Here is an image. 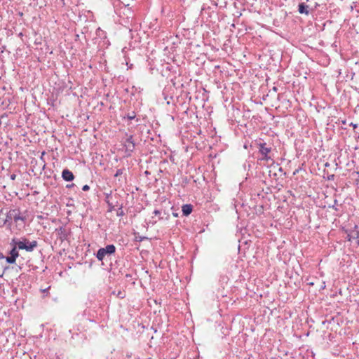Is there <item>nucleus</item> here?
I'll list each match as a JSON object with an SVG mask.
<instances>
[{
  "mask_svg": "<svg viewBox=\"0 0 359 359\" xmlns=\"http://www.w3.org/2000/svg\"><path fill=\"white\" fill-rule=\"evenodd\" d=\"M11 245H13V248L9 252L10 256L7 257L6 258V260L9 264H14L15 262L16 259L19 257V253L18 251V248L15 245V243H11Z\"/></svg>",
  "mask_w": 359,
  "mask_h": 359,
  "instance_id": "39448f33",
  "label": "nucleus"
},
{
  "mask_svg": "<svg viewBox=\"0 0 359 359\" xmlns=\"http://www.w3.org/2000/svg\"><path fill=\"white\" fill-rule=\"evenodd\" d=\"M112 254V245H109L106 248H101L98 250L97 257L99 260L102 261L105 256L110 257Z\"/></svg>",
  "mask_w": 359,
  "mask_h": 359,
  "instance_id": "423d86ee",
  "label": "nucleus"
},
{
  "mask_svg": "<svg viewBox=\"0 0 359 359\" xmlns=\"http://www.w3.org/2000/svg\"><path fill=\"white\" fill-rule=\"evenodd\" d=\"M62 178L67 182L72 181L74 178V174L68 169H65L62 172Z\"/></svg>",
  "mask_w": 359,
  "mask_h": 359,
  "instance_id": "6e6552de",
  "label": "nucleus"
},
{
  "mask_svg": "<svg viewBox=\"0 0 359 359\" xmlns=\"http://www.w3.org/2000/svg\"><path fill=\"white\" fill-rule=\"evenodd\" d=\"M15 177H16V175H15V174H13V175H12L11 176V179L12 180H14L15 179Z\"/></svg>",
  "mask_w": 359,
  "mask_h": 359,
  "instance_id": "4468645a",
  "label": "nucleus"
},
{
  "mask_svg": "<svg viewBox=\"0 0 359 359\" xmlns=\"http://www.w3.org/2000/svg\"><path fill=\"white\" fill-rule=\"evenodd\" d=\"M12 243H15L19 250H25L27 252H32L37 246L36 241L30 242L27 239H23V241L13 239Z\"/></svg>",
  "mask_w": 359,
  "mask_h": 359,
  "instance_id": "f257e3e1",
  "label": "nucleus"
},
{
  "mask_svg": "<svg viewBox=\"0 0 359 359\" xmlns=\"http://www.w3.org/2000/svg\"><path fill=\"white\" fill-rule=\"evenodd\" d=\"M123 210H121L120 212H117V215H123Z\"/></svg>",
  "mask_w": 359,
  "mask_h": 359,
  "instance_id": "2eb2a0df",
  "label": "nucleus"
},
{
  "mask_svg": "<svg viewBox=\"0 0 359 359\" xmlns=\"http://www.w3.org/2000/svg\"><path fill=\"white\" fill-rule=\"evenodd\" d=\"M107 198L109 200L110 194L106 193Z\"/></svg>",
  "mask_w": 359,
  "mask_h": 359,
  "instance_id": "dca6fc26",
  "label": "nucleus"
},
{
  "mask_svg": "<svg viewBox=\"0 0 359 359\" xmlns=\"http://www.w3.org/2000/svg\"><path fill=\"white\" fill-rule=\"evenodd\" d=\"M134 118V116H130L128 117V119H132V118Z\"/></svg>",
  "mask_w": 359,
  "mask_h": 359,
  "instance_id": "a211bd4d",
  "label": "nucleus"
},
{
  "mask_svg": "<svg viewBox=\"0 0 359 359\" xmlns=\"http://www.w3.org/2000/svg\"><path fill=\"white\" fill-rule=\"evenodd\" d=\"M89 189H90V187H89V186H88V185H87V184H86V185H84V186L83 187V188H82L83 191H88V190H89Z\"/></svg>",
  "mask_w": 359,
  "mask_h": 359,
  "instance_id": "f8f14e48",
  "label": "nucleus"
},
{
  "mask_svg": "<svg viewBox=\"0 0 359 359\" xmlns=\"http://www.w3.org/2000/svg\"><path fill=\"white\" fill-rule=\"evenodd\" d=\"M160 213H161L160 211L158 210H155L154 211V214L156 215H160Z\"/></svg>",
  "mask_w": 359,
  "mask_h": 359,
  "instance_id": "ddd939ff",
  "label": "nucleus"
},
{
  "mask_svg": "<svg viewBox=\"0 0 359 359\" xmlns=\"http://www.w3.org/2000/svg\"><path fill=\"white\" fill-rule=\"evenodd\" d=\"M125 136V140H123V144L126 149L127 155H130L135 149V143L132 140V135L126 134Z\"/></svg>",
  "mask_w": 359,
  "mask_h": 359,
  "instance_id": "7ed1b4c3",
  "label": "nucleus"
},
{
  "mask_svg": "<svg viewBox=\"0 0 359 359\" xmlns=\"http://www.w3.org/2000/svg\"><path fill=\"white\" fill-rule=\"evenodd\" d=\"M12 221H14L15 223H18L19 222H24V217L21 216L20 212L19 210L13 209L11 210L6 215V218L5 219V224L8 223L9 224Z\"/></svg>",
  "mask_w": 359,
  "mask_h": 359,
  "instance_id": "f03ea898",
  "label": "nucleus"
},
{
  "mask_svg": "<svg viewBox=\"0 0 359 359\" xmlns=\"http://www.w3.org/2000/svg\"><path fill=\"white\" fill-rule=\"evenodd\" d=\"M193 208L190 204L183 205L182 207V211L184 215L187 216L190 215L192 212Z\"/></svg>",
  "mask_w": 359,
  "mask_h": 359,
  "instance_id": "9d476101",
  "label": "nucleus"
},
{
  "mask_svg": "<svg viewBox=\"0 0 359 359\" xmlns=\"http://www.w3.org/2000/svg\"><path fill=\"white\" fill-rule=\"evenodd\" d=\"M115 180L114 182L117 184L116 180L118 181V187H122L123 185L126 184V174H123V170H118L116 173L114 175Z\"/></svg>",
  "mask_w": 359,
  "mask_h": 359,
  "instance_id": "20e7f679",
  "label": "nucleus"
},
{
  "mask_svg": "<svg viewBox=\"0 0 359 359\" xmlns=\"http://www.w3.org/2000/svg\"><path fill=\"white\" fill-rule=\"evenodd\" d=\"M271 151V148L266 147V144H259V152L264 156L263 159L268 161L270 157L268 156L269 153Z\"/></svg>",
  "mask_w": 359,
  "mask_h": 359,
  "instance_id": "0eeeda50",
  "label": "nucleus"
},
{
  "mask_svg": "<svg viewBox=\"0 0 359 359\" xmlns=\"http://www.w3.org/2000/svg\"><path fill=\"white\" fill-rule=\"evenodd\" d=\"M309 6L307 5H305V4L302 3L299 5L298 11L301 14H306L309 15Z\"/></svg>",
  "mask_w": 359,
  "mask_h": 359,
  "instance_id": "9b49d317",
  "label": "nucleus"
},
{
  "mask_svg": "<svg viewBox=\"0 0 359 359\" xmlns=\"http://www.w3.org/2000/svg\"><path fill=\"white\" fill-rule=\"evenodd\" d=\"M3 275H4V271H0V277H2V276H3Z\"/></svg>",
  "mask_w": 359,
  "mask_h": 359,
  "instance_id": "f3484780",
  "label": "nucleus"
},
{
  "mask_svg": "<svg viewBox=\"0 0 359 359\" xmlns=\"http://www.w3.org/2000/svg\"><path fill=\"white\" fill-rule=\"evenodd\" d=\"M348 236L350 237L349 240H355L357 243L359 245V230L357 226H355L354 229L351 231Z\"/></svg>",
  "mask_w": 359,
  "mask_h": 359,
  "instance_id": "1a4fd4ad",
  "label": "nucleus"
}]
</instances>
